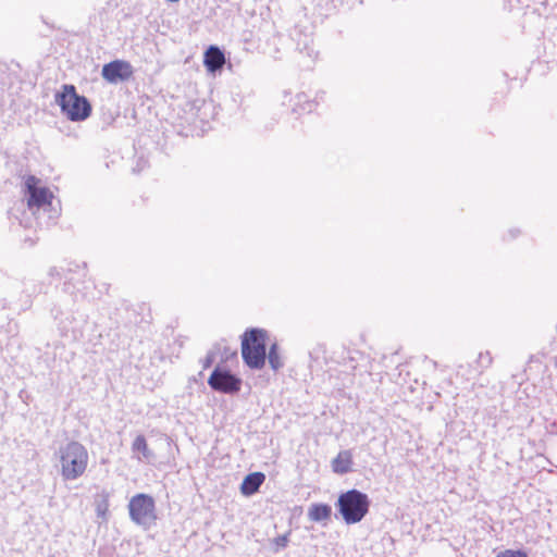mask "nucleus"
Wrapping results in <instances>:
<instances>
[{"instance_id": "1", "label": "nucleus", "mask_w": 557, "mask_h": 557, "mask_svg": "<svg viewBox=\"0 0 557 557\" xmlns=\"http://www.w3.org/2000/svg\"><path fill=\"white\" fill-rule=\"evenodd\" d=\"M59 473L63 481H75L82 478L89 465L87 448L77 441L61 446L57 453Z\"/></svg>"}, {"instance_id": "2", "label": "nucleus", "mask_w": 557, "mask_h": 557, "mask_svg": "<svg viewBox=\"0 0 557 557\" xmlns=\"http://www.w3.org/2000/svg\"><path fill=\"white\" fill-rule=\"evenodd\" d=\"M55 102L61 112L72 122H82L91 114V104L88 99L77 94L74 85L65 84L55 95Z\"/></svg>"}, {"instance_id": "3", "label": "nucleus", "mask_w": 557, "mask_h": 557, "mask_svg": "<svg viewBox=\"0 0 557 557\" xmlns=\"http://www.w3.org/2000/svg\"><path fill=\"white\" fill-rule=\"evenodd\" d=\"M267 332L251 329L242 337V357L251 369H261L267 360Z\"/></svg>"}, {"instance_id": "4", "label": "nucleus", "mask_w": 557, "mask_h": 557, "mask_svg": "<svg viewBox=\"0 0 557 557\" xmlns=\"http://www.w3.org/2000/svg\"><path fill=\"white\" fill-rule=\"evenodd\" d=\"M336 506L343 520L347 524H355L368 515L370 499L367 494L354 488L342 493Z\"/></svg>"}, {"instance_id": "5", "label": "nucleus", "mask_w": 557, "mask_h": 557, "mask_svg": "<svg viewBox=\"0 0 557 557\" xmlns=\"http://www.w3.org/2000/svg\"><path fill=\"white\" fill-rule=\"evenodd\" d=\"M128 512L132 521L145 529H149L158 519L153 497L144 493L129 499Z\"/></svg>"}, {"instance_id": "6", "label": "nucleus", "mask_w": 557, "mask_h": 557, "mask_svg": "<svg viewBox=\"0 0 557 557\" xmlns=\"http://www.w3.org/2000/svg\"><path fill=\"white\" fill-rule=\"evenodd\" d=\"M25 193L27 194V207L30 210L50 206L53 199L52 191L40 184V180L34 175L25 178Z\"/></svg>"}, {"instance_id": "7", "label": "nucleus", "mask_w": 557, "mask_h": 557, "mask_svg": "<svg viewBox=\"0 0 557 557\" xmlns=\"http://www.w3.org/2000/svg\"><path fill=\"white\" fill-rule=\"evenodd\" d=\"M101 75L110 84H119L129 81L134 75V69L128 61L114 60L102 66Z\"/></svg>"}, {"instance_id": "8", "label": "nucleus", "mask_w": 557, "mask_h": 557, "mask_svg": "<svg viewBox=\"0 0 557 557\" xmlns=\"http://www.w3.org/2000/svg\"><path fill=\"white\" fill-rule=\"evenodd\" d=\"M208 384L218 392L236 393L240 389L242 381L228 371L216 368L211 373Z\"/></svg>"}, {"instance_id": "9", "label": "nucleus", "mask_w": 557, "mask_h": 557, "mask_svg": "<svg viewBox=\"0 0 557 557\" xmlns=\"http://www.w3.org/2000/svg\"><path fill=\"white\" fill-rule=\"evenodd\" d=\"M203 64L209 72H215L225 64V55L218 47L210 46L205 52Z\"/></svg>"}, {"instance_id": "10", "label": "nucleus", "mask_w": 557, "mask_h": 557, "mask_svg": "<svg viewBox=\"0 0 557 557\" xmlns=\"http://www.w3.org/2000/svg\"><path fill=\"white\" fill-rule=\"evenodd\" d=\"M265 475L262 472H252L246 475L240 484V493L244 496H251L257 493L264 483Z\"/></svg>"}, {"instance_id": "11", "label": "nucleus", "mask_w": 557, "mask_h": 557, "mask_svg": "<svg viewBox=\"0 0 557 557\" xmlns=\"http://www.w3.org/2000/svg\"><path fill=\"white\" fill-rule=\"evenodd\" d=\"M354 456L350 450H341L332 460L331 467L334 473L345 474L352 470Z\"/></svg>"}, {"instance_id": "12", "label": "nucleus", "mask_w": 557, "mask_h": 557, "mask_svg": "<svg viewBox=\"0 0 557 557\" xmlns=\"http://www.w3.org/2000/svg\"><path fill=\"white\" fill-rule=\"evenodd\" d=\"M332 513V508L327 504H313L308 510V517L311 521L329 520Z\"/></svg>"}, {"instance_id": "13", "label": "nucleus", "mask_w": 557, "mask_h": 557, "mask_svg": "<svg viewBox=\"0 0 557 557\" xmlns=\"http://www.w3.org/2000/svg\"><path fill=\"white\" fill-rule=\"evenodd\" d=\"M132 450L137 454H141L144 458H149L151 453L148 447V443L144 435H137L132 444Z\"/></svg>"}, {"instance_id": "14", "label": "nucleus", "mask_w": 557, "mask_h": 557, "mask_svg": "<svg viewBox=\"0 0 557 557\" xmlns=\"http://www.w3.org/2000/svg\"><path fill=\"white\" fill-rule=\"evenodd\" d=\"M268 359H269V363L273 370H278L283 366L276 344H272L270 346Z\"/></svg>"}, {"instance_id": "15", "label": "nucleus", "mask_w": 557, "mask_h": 557, "mask_svg": "<svg viewBox=\"0 0 557 557\" xmlns=\"http://www.w3.org/2000/svg\"><path fill=\"white\" fill-rule=\"evenodd\" d=\"M495 557H529L524 550L521 549H504L499 552Z\"/></svg>"}, {"instance_id": "16", "label": "nucleus", "mask_w": 557, "mask_h": 557, "mask_svg": "<svg viewBox=\"0 0 557 557\" xmlns=\"http://www.w3.org/2000/svg\"><path fill=\"white\" fill-rule=\"evenodd\" d=\"M288 541H289V533H286V534L276 536L273 540V545L275 546V549L278 550L281 548L286 547L288 544Z\"/></svg>"}]
</instances>
